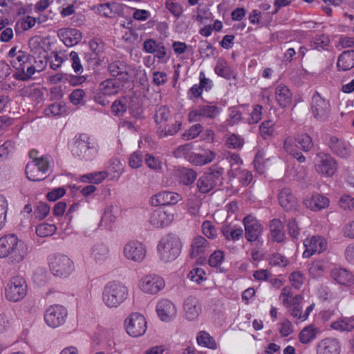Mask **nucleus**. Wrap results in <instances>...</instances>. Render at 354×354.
<instances>
[{"label":"nucleus","instance_id":"f257e3e1","mask_svg":"<svg viewBox=\"0 0 354 354\" xmlns=\"http://www.w3.org/2000/svg\"><path fill=\"white\" fill-rule=\"evenodd\" d=\"M28 253V247L14 234L0 238V258H8L10 263L17 264L24 261Z\"/></svg>","mask_w":354,"mask_h":354},{"label":"nucleus","instance_id":"f03ea898","mask_svg":"<svg viewBox=\"0 0 354 354\" xmlns=\"http://www.w3.org/2000/svg\"><path fill=\"white\" fill-rule=\"evenodd\" d=\"M128 288L118 281H111L105 285L102 293L104 304L109 308H116L128 297Z\"/></svg>","mask_w":354,"mask_h":354},{"label":"nucleus","instance_id":"7ed1b4c3","mask_svg":"<svg viewBox=\"0 0 354 354\" xmlns=\"http://www.w3.org/2000/svg\"><path fill=\"white\" fill-rule=\"evenodd\" d=\"M181 251V243L180 239L172 234L162 238L158 245V252L160 259L165 263L175 260Z\"/></svg>","mask_w":354,"mask_h":354},{"label":"nucleus","instance_id":"20e7f679","mask_svg":"<svg viewBox=\"0 0 354 354\" xmlns=\"http://www.w3.org/2000/svg\"><path fill=\"white\" fill-rule=\"evenodd\" d=\"M96 142L91 140L86 135H81L75 142L72 149L74 156L89 161L93 160L98 153Z\"/></svg>","mask_w":354,"mask_h":354},{"label":"nucleus","instance_id":"39448f33","mask_svg":"<svg viewBox=\"0 0 354 354\" xmlns=\"http://www.w3.org/2000/svg\"><path fill=\"white\" fill-rule=\"evenodd\" d=\"M310 109L316 120L324 122L329 120L331 113L330 101L323 97L317 91L312 96Z\"/></svg>","mask_w":354,"mask_h":354},{"label":"nucleus","instance_id":"423d86ee","mask_svg":"<svg viewBox=\"0 0 354 354\" xmlns=\"http://www.w3.org/2000/svg\"><path fill=\"white\" fill-rule=\"evenodd\" d=\"M49 267L51 272L59 277H66L74 270L73 261L64 254H56L50 259Z\"/></svg>","mask_w":354,"mask_h":354},{"label":"nucleus","instance_id":"0eeeda50","mask_svg":"<svg viewBox=\"0 0 354 354\" xmlns=\"http://www.w3.org/2000/svg\"><path fill=\"white\" fill-rule=\"evenodd\" d=\"M27 294V284L25 279L20 276L12 277L6 288V297L11 301H17Z\"/></svg>","mask_w":354,"mask_h":354},{"label":"nucleus","instance_id":"6e6552de","mask_svg":"<svg viewBox=\"0 0 354 354\" xmlns=\"http://www.w3.org/2000/svg\"><path fill=\"white\" fill-rule=\"evenodd\" d=\"M49 161L47 156L40 157L39 160L29 162L26 167L27 178L32 181H40L46 178L48 170Z\"/></svg>","mask_w":354,"mask_h":354},{"label":"nucleus","instance_id":"1a4fd4ad","mask_svg":"<svg viewBox=\"0 0 354 354\" xmlns=\"http://www.w3.org/2000/svg\"><path fill=\"white\" fill-rule=\"evenodd\" d=\"M68 312L65 307L55 304L49 306L44 313V321L51 328L62 326L67 319Z\"/></svg>","mask_w":354,"mask_h":354},{"label":"nucleus","instance_id":"9d476101","mask_svg":"<svg viewBox=\"0 0 354 354\" xmlns=\"http://www.w3.org/2000/svg\"><path fill=\"white\" fill-rule=\"evenodd\" d=\"M315 168L317 172L323 176H332L336 172L337 166L330 154L318 153L315 159Z\"/></svg>","mask_w":354,"mask_h":354},{"label":"nucleus","instance_id":"9b49d317","mask_svg":"<svg viewBox=\"0 0 354 354\" xmlns=\"http://www.w3.org/2000/svg\"><path fill=\"white\" fill-rule=\"evenodd\" d=\"M165 286L164 279L156 274H149L141 278L139 282L140 289L149 295H156Z\"/></svg>","mask_w":354,"mask_h":354},{"label":"nucleus","instance_id":"f8f14e48","mask_svg":"<svg viewBox=\"0 0 354 354\" xmlns=\"http://www.w3.org/2000/svg\"><path fill=\"white\" fill-rule=\"evenodd\" d=\"M127 333L138 337L144 335L147 330V322L144 316L140 313H132L125 321Z\"/></svg>","mask_w":354,"mask_h":354},{"label":"nucleus","instance_id":"ddd939ff","mask_svg":"<svg viewBox=\"0 0 354 354\" xmlns=\"http://www.w3.org/2000/svg\"><path fill=\"white\" fill-rule=\"evenodd\" d=\"M243 223L245 227V239L250 242L258 240L263 230V227L259 221L252 215H248L243 218Z\"/></svg>","mask_w":354,"mask_h":354},{"label":"nucleus","instance_id":"4468645a","mask_svg":"<svg viewBox=\"0 0 354 354\" xmlns=\"http://www.w3.org/2000/svg\"><path fill=\"white\" fill-rule=\"evenodd\" d=\"M123 254L129 260L141 262L146 256V248L142 243L131 241L124 245Z\"/></svg>","mask_w":354,"mask_h":354},{"label":"nucleus","instance_id":"2eb2a0df","mask_svg":"<svg viewBox=\"0 0 354 354\" xmlns=\"http://www.w3.org/2000/svg\"><path fill=\"white\" fill-rule=\"evenodd\" d=\"M305 250L303 253L304 258H309L315 253L320 254L327 248V242L320 236H313L304 241Z\"/></svg>","mask_w":354,"mask_h":354},{"label":"nucleus","instance_id":"dca6fc26","mask_svg":"<svg viewBox=\"0 0 354 354\" xmlns=\"http://www.w3.org/2000/svg\"><path fill=\"white\" fill-rule=\"evenodd\" d=\"M220 112V108L216 105H199L189 112V118L192 122H199L201 121V118L213 120L219 115Z\"/></svg>","mask_w":354,"mask_h":354},{"label":"nucleus","instance_id":"f3484780","mask_svg":"<svg viewBox=\"0 0 354 354\" xmlns=\"http://www.w3.org/2000/svg\"><path fill=\"white\" fill-rule=\"evenodd\" d=\"M342 346L337 338L326 337L318 342L316 354H340Z\"/></svg>","mask_w":354,"mask_h":354},{"label":"nucleus","instance_id":"a211bd4d","mask_svg":"<svg viewBox=\"0 0 354 354\" xmlns=\"http://www.w3.org/2000/svg\"><path fill=\"white\" fill-rule=\"evenodd\" d=\"M201 305L196 297L189 296L185 299L183 302V312L187 319H196L201 313Z\"/></svg>","mask_w":354,"mask_h":354},{"label":"nucleus","instance_id":"6ab92c4d","mask_svg":"<svg viewBox=\"0 0 354 354\" xmlns=\"http://www.w3.org/2000/svg\"><path fill=\"white\" fill-rule=\"evenodd\" d=\"M128 65L122 60H114L107 65V71L113 78L126 82L129 78Z\"/></svg>","mask_w":354,"mask_h":354},{"label":"nucleus","instance_id":"aec40b11","mask_svg":"<svg viewBox=\"0 0 354 354\" xmlns=\"http://www.w3.org/2000/svg\"><path fill=\"white\" fill-rule=\"evenodd\" d=\"M182 200L180 195L176 192L164 191L156 194L151 198L150 203L153 206L176 204Z\"/></svg>","mask_w":354,"mask_h":354},{"label":"nucleus","instance_id":"412c9836","mask_svg":"<svg viewBox=\"0 0 354 354\" xmlns=\"http://www.w3.org/2000/svg\"><path fill=\"white\" fill-rule=\"evenodd\" d=\"M157 313L162 321L169 322L176 315L175 305L168 299H161L156 306Z\"/></svg>","mask_w":354,"mask_h":354},{"label":"nucleus","instance_id":"4be33fe9","mask_svg":"<svg viewBox=\"0 0 354 354\" xmlns=\"http://www.w3.org/2000/svg\"><path fill=\"white\" fill-rule=\"evenodd\" d=\"M173 220V214L159 208L151 213L149 222L153 226L160 227L169 225Z\"/></svg>","mask_w":354,"mask_h":354},{"label":"nucleus","instance_id":"5701e85b","mask_svg":"<svg viewBox=\"0 0 354 354\" xmlns=\"http://www.w3.org/2000/svg\"><path fill=\"white\" fill-rule=\"evenodd\" d=\"M58 37L68 47L77 44L82 38L81 32L75 28L60 29Z\"/></svg>","mask_w":354,"mask_h":354},{"label":"nucleus","instance_id":"b1692460","mask_svg":"<svg viewBox=\"0 0 354 354\" xmlns=\"http://www.w3.org/2000/svg\"><path fill=\"white\" fill-rule=\"evenodd\" d=\"M330 203L329 199L319 194H316L310 196L306 197L304 201V205L313 210L319 211L328 207Z\"/></svg>","mask_w":354,"mask_h":354},{"label":"nucleus","instance_id":"393cba45","mask_svg":"<svg viewBox=\"0 0 354 354\" xmlns=\"http://www.w3.org/2000/svg\"><path fill=\"white\" fill-rule=\"evenodd\" d=\"M328 146L333 153L342 158H348L351 155V149L346 142L335 136L330 138Z\"/></svg>","mask_w":354,"mask_h":354},{"label":"nucleus","instance_id":"a878e982","mask_svg":"<svg viewBox=\"0 0 354 354\" xmlns=\"http://www.w3.org/2000/svg\"><path fill=\"white\" fill-rule=\"evenodd\" d=\"M280 205L286 210L295 209L297 205V198L289 188L282 189L278 196Z\"/></svg>","mask_w":354,"mask_h":354},{"label":"nucleus","instance_id":"bb28decb","mask_svg":"<svg viewBox=\"0 0 354 354\" xmlns=\"http://www.w3.org/2000/svg\"><path fill=\"white\" fill-rule=\"evenodd\" d=\"M330 276L334 281L340 285L349 286L354 283V276L344 268L332 270Z\"/></svg>","mask_w":354,"mask_h":354},{"label":"nucleus","instance_id":"cd10ccee","mask_svg":"<svg viewBox=\"0 0 354 354\" xmlns=\"http://www.w3.org/2000/svg\"><path fill=\"white\" fill-rule=\"evenodd\" d=\"M120 82L117 78H108L100 84L99 90L108 96L116 95L122 87Z\"/></svg>","mask_w":354,"mask_h":354},{"label":"nucleus","instance_id":"c85d7f7f","mask_svg":"<svg viewBox=\"0 0 354 354\" xmlns=\"http://www.w3.org/2000/svg\"><path fill=\"white\" fill-rule=\"evenodd\" d=\"M209 248V242L202 236H196L191 244L190 255L192 258L207 251Z\"/></svg>","mask_w":354,"mask_h":354},{"label":"nucleus","instance_id":"c756f323","mask_svg":"<svg viewBox=\"0 0 354 354\" xmlns=\"http://www.w3.org/2000/svg\"><path fill=\"white\" fill-rule=\"evenodd\" d=\"M339 71H346L354 67V50L344 51L337 60Z\"/></svg>","mask_w":354,"mask_h":354},{"label":"nucleus","instance_id":"7c9ffc66","mask_svg":"<svg viewBox=\"0 0 354 354\" xmlns=\"http://www.w3.org/2000/svg\"><path fill=\"white\" fill-rule=\"evenodd\" d=\"M109 249L104 243L95 244L91 248V257L97 263H102L109 257Z\"/></svg>","mask_w":354,"mask_h":354},{"label":"nucleus","instance_id":"2f4dec72","mask_svg":"<svg viewBox=\"0 0 354 354\" xmlns=\"http://www.w3.org/2000/svg\"><path fill=\"white\" fill-rule=\"evenodd\" d=\"M97 10L101 15L106 17H113L115 15H120L122 12V6L121 4L113 2L104 4H100L97 7Z\"/></svg>","mask_w":354,"mask_h":354},{"label":"nucleus","instance_id":"473e14b6","mask_svg":"<svg viewBox=\"0 0 354 354\" xmlns=\"http://www.w3.org/2000/svg\"><path fill=\"white\" fill-rule=\"evenodd\" d=\"M272 239L276 242H282L285 239L284 227L279 219H272L270 224Z\"/></svg>","mask_w":354,"mask_h":354},{"label":"nucleus","instance_id":"72a5a7b5","mask_svg":"<svg viewBox=\"0 0 354 354\" xmlns=\"http://www.w3.org/2000/svg\"><path fill=\"white\" fill-rule=\"evenodd\" d=\"M275 95L279 104L281 107H286L291 103L292 94L286 86L279 85L275 90Z\"/></svg>","mask_w":354,"mask_h":354},{"label":"nucleus","instance_id":"f704fd0d","mask_svg":"<svg viewBox=\"0 0 354 354\" xmlns=\"http://www.w3.org/2000/svg\"><path fill=\"white\" fill-rule=\"evenodd\" d=\"M215 153L212 151H205L204 153H192L189 157V160L196 165H204L210 163L215 158Z\"/></svg>","mask_w":354,"mask_h":354},{"label":"nucleus","instance_id":"c9c22d12","mask_svg":"<svg viewBox=\"0 0 354 354\" xmlns=\"http://www.w3.org/2000/svg\"><path fill=\"white\" fill-rule=\"evenodd\" d=\"M214 71L218 76L227 80L234 77V73L231 68L229 66L227 62L222 58H219L217 60Z\"/></svg>","mask_w":354,"mask_h":354},{"label":"nucleus","instance_id":"e433bc0d","mask_svg":"<svg viewBox=\"0 0 354 354\" xmlns=\"http://www.w3.org/2000/svg\"><path fill=\"white\" fill-rule=\"evenodd\" d=\"M196 185L201 193L207 194L215 187L216 183L209 176L204 174L198 178Z\"/></svg>","mask_w":354,"mask_h":354},{"label":"nucleus","instance_id":"4c0bfd02","mask_svg":"<svg viewBox=\"0 0 354 354\" xmlns=\"http://www.w3.org/2000/svg\"><path fill=\"white\" fill-rule=\"evenodd\" d=\"M318 329L313 325L304 328L299 333V341L304 344H308L316 338Z\"/></svg>","mask_w":354,"mask_h":354},{"label":"nucleus","instance_id":"58836bf2","mask_svg":"<svg viewBox=\"0 0 354 354\" xmlns=\"http://www.w3.org/2000/svg\"><path fill=\"white\" fill-rule=\"evenodd\" d=\"M283 148L287 153L297 159L299 162L302 163L305 162V156L293 146L292 140L290 138L285 139Z\"/></svg>","mask_w":354,"mask_h":354},{"label":"nucleus","instance_id":"ea45409f","mask_svg":"<svg viewBox=\"0 0 354 354\" xmlns=\"http://www.w3.org/2000/svg\"><path fill=\"white\" fill-rule=\"evenodd\" d=\"M331 328L339 331H351L354 329V318H344L331 324Z\"/></svg>","mask_w":354,"mask_h":354},{"label":"nucleus","instance_id":"a19ab883","mask_svg":"<svg viewBox=\"0 0 354 354\" xmlns=\"http://www.w3.org/2000/svg\"><path fill=\"white\" fill-rule=\"evenodd\" d=\"M108 176V174L105 171H97L84 174L81 176L82 182H88L91 183L99 184Z\"/></svg>","mask_w":354,"mask_h":354},{"label":"nucleus","instance_id":"79ce46f5","mask_svg":"<svg viewBox=\"0 0 354 354\" xmlns=\"http://www.w3.org/2000/svg\"><path fill=\"white\" fill-rule=\"evenodd\" d=\"M197 342L199 345L209 348L210 349H216L217 346L214 338L205 331H201L197 336Z\"/></svg>","mask_w":354,"mask_h":354},{"label":"nucleus","instance_id":"37998d69","mask_svg":"<svg viewBox=\"0 0 354 354\" xmlns=\"http://www.w3.org/2000/svg\"><path fill=\"white\" fill-rule=\"evenodd\" d=\"M330 39L328 36L324 34L316 35L310 41V46L314 49L325 50L329 45Z\"/></svg>","mask_w":354,"mask_h":354},{"label":"nucleus","instance_id":"c03bdc74","mask_svg":"<svg viewBox=\"0 0 354 354\" xmlns=\"http://www.w3.org/2000/svg\"><path fill=\"white\" fill-rule=\"evenodd\" d=\"M57 227L54 224L43 223L36 227V234L40 237L49 236L54 234Z\"/></svg>","mask_w":354,"mask_h":354},{"label":"nucleus","instance_id":"a18cd8bd","mask_svg":"<svg viewBox=\"0 0 354 354\" xmlns=\"http://www.w3.org/2000/svg\"><path fill=\"white\" fill-rule=\"evenodd\" d=\"M127 98L122 97L116 100L111 105L112 113L115 116L122 115L127 111Z\"/></svg>","mask_w":354,"mask_h":354},{"label":"nucleus","instance_id":"49530a36","mask_svg":"<svg viewBox=\"0 0 354 354\" xmlns=\"http://www.w3.org/2000/svg\"><path fill=\"white\" fill-rule=\"evenodd\" d=\"M274 131V123L272 120L263 122L259 127V132L263 139L271 137Z\"/></svg>","mask_w":354,"mask_h":354},{"label":"nucleus","instance_id":"de8ad7c7","mask_svg":"<svg viewBox=\"0 0 354 354\" xmlns=\"http://www.w3.org/2000/svg\"><path fill=\"white\" fill-rule=\"evenodd\" d=\"M180 127L181 122L176 121L174 124H172L167 129H166V128L162 129L160 127L157 130V133L160 138L174 136L180 130Z\"/></svg>","mask_w":354,"mask_h":354},{"label":"nucleus","instance_id":"09e8293b","mask_svg":"<svg viewBox=\"0 0 354 354\" xmlns=\"http://www.w3.org/2000/svg\"><path fill=\"white\" fill-rule=\"evenodd\" d=\"M297 143L304 151H309L313 147V142L310 136L304 133L298 136L296 139Z\"/></svg>","mask_w":354,"mask_h":354},{"label":"nucleus","instance_id":"8fccbe9b","mask_svg":"<svg viewBox=\"0 0 354 354\" xmlns=\"http://www.w3.org/2000/svg\"><path fill=\"white\" fill-rule=\"evenodd\" d=\"M224 169L223 167L218 165H212L208 171L205 173L206 175L209 176L210 178L214 180V183L217 184L218 182H221L223 180V174Z\"/></svg>","mask_w":354,"mask_h":354},{"label":"nucleus","instance_id":"3c124183","mask_svg":"<svg viewBox=\"0 0 354 354\" xmlns=\"http://www.w3.org/2000/svg\"><path fill=\"white\" fill-rule=\"evenodd\" d=\"M28 59V55L27 53L19 50L18 55L13 59L10 63L12 66L17 70H22L24 71L23 65L27 62Z\"/></svg>","mask_w":354,"mask_h":354},{"label":"nucleus","instance_id":"603ef678","mask_svg":"<svg viewBox=\"0 0 354 354\" xmlns=\"http://www.w3.org/2000/svg\"><path fill=\"white\" fill-rule=\"evenodd\" d=\"M69 57L74 72L77 75H81L84 71V68L78 53L75 51H71L69 54Z\"/></svg>","mask_w":354,"mask_h":354},{"label":"nucleus","instance_id":"864d4df0","mask_svg":"<svg viewBox=\"0 0 354 354\" xmlns=\"http://www.w3.org/2000/svg\"><path fill=\"white\" fill-rule=\"evenodd\" d=\"M339 207L345 211L354 210V197L349 194H344L339 199Z\"/></svg>","mask_w":354,"mask_h":354},{"label":"nucleus","instance_id":"5fc2aeb1","mask_svg":"<svg viewBox=\"0 0 354 354\" xmlns=\"http://www.w3.org/2000/svg\"><path fill=\"white\" fill-rule=\"evenodd\" d=\"M170 116V111L166 106H161L156 111L155 122L156 124L165 122L168 120Z\"/></svg>","mask_w":354,"mask_h":354},{"label":"nucleus","instance_id":"6e6d98bb","mask_svg":"<svg viewBox=\"0 0 354 354\" xmlns=\"http://www.w3.org/2000/svg\"><path fill=\"white\" fill-rule=\"evenodd\" d=\"M197 174L192 169H183L181 172V181L184 185H189L194 183Z\"/></svg>","mask_w":354,"mask_h":354},{"label":"nucleus","instance_id":"4d7b16f0","mask_svg":"<svg viewBox=\"0 0 354 354\" xmlns=\"http://www.w3.org/2000/svg\"><path fill=\"white\" fill-rule=\"evenodd\" d=\"M50 209V206L47 203L39 202L34 214L36 218L42 220L48 214Z\"/></svg>","mask_w":354,"mask_h":354},{"label":"nucleus","instance_id":"13d9d810","mask_svg":"<svg viewBox=\"0 0 354 354\" xmlns=\"http://www.w3.org/2000/svg\"><path fill=\"white\" fill-rule=\"evenodd\" d=\"M198 51L203 57L206 58L214 56V48L207 41L200 42Z\"/></svg>","mask_w":354,"mask_h":354},{"label":"nucleus","instance_id":"bf43d9fd","mask_svg":"<svg viewBox=\"0 0 354 354\" xmlns=\"http://www.w3.org/2000/svg\"><path fill=\"white\" fill-rule=\"evenodd\" d=\"M100 55L92 53H85L84 54V60L86 62L88 68H91L94 69L95 67L100 65L101 59Z\"/></svg>","mask_w":354,"mask_h":354},{"label":"nucleus","instance_id":"052dcab7","mask_svg":"<svg viewBox=\"0 0 354 354\" xmlns=\"http://www.w3.org/2000/svg\"><path fill=\"white\" fill-rule=\"evenodd\" d=\"M203 233L209 239H214L217 231L215 226L209 221H205L202 224Z\"/></svg>","mask_w":354,"mask_h":354},{"label":"nucleus","instance_id":"680f3d73","mask_svg":"<svg viewBox=\"0 0 354 354\" xmlns=\"http://www.w3.org/2000/svg\"><path fill=\"white\" fill-rule=\"evenodd\" d=\"M225 156V158L230 164L232 171L234 170H237L239 167V165L242 163V160L240 158L239 154L227 152Z\"/></svg>","mask_w":354,"mask_h":354},{"label":"nucleus","instance_id":"e2e57ef3","mask_svg":"<svg viewBox=\"0 0 354 354\" xmlns=\"http://www.w3.org/2000/svg\"><path fill=\"white\" fill-rule=\"evenodd\" d=\"M289 279L292 286L296 289H299L304 282L305 277L301 272L296 271L291 273Z\"/></svg>","mask_w":354,"mask_h":354},{"label":"nucleus","instance_id":"0e129e2a","mask_svg":"<svg viewBox=\"0 0 354 354\" xmlns=\"http://www.w3.org/2000/svg\"><path fill=\"white\" fill-rule=\"evenodd\" d=\"M129 113L136 119L142 118V108L140 103L135 100H131L129 106Z\"/></svg>","mask_w":354,"mask_h":354},{"label":"nucleus","instance_id":"69168bd1","mask_svg":"<svg viewBox=\"0 0 354 354\" xmlns=\"http://www.w3.org/2000/svg\"><path fill=\"white\" fill-rule=\"evenodd\" d=\"M203 127L200 124H196L192 126L189 129L183 134V138L186 140L196 138L203 130Z\"/></svg>","mask_w":354,"mask_h":354},{"label":"nucleus","instance_id":"338daca9","mask_svg":"<svg viewBox=\"0 0 354 354\" xmlns=\"http://www.w3.org/2000/svg\"><path fill=\"white\" fill-rule=\"evenodd\" d=\"M12 318L10 312L0 315V333H3L10 326Z\"/></svg>","mask_w":354,"mask_h":354},{"label":"nucleus","instance_id":"774afa93","mask_svg":"<svg viewBox=\"0 0 354 354\" xmlns=\"http://www.w3.org/2000/svg\"><path fill=\"white\" fill-rule=\"evenodd\" d=\"M33 281L39 286H43L47 281L46 272L42 268H37L32 276Z\"/></svg>","mask_w":354,"mask_h":354}]
</instances>
